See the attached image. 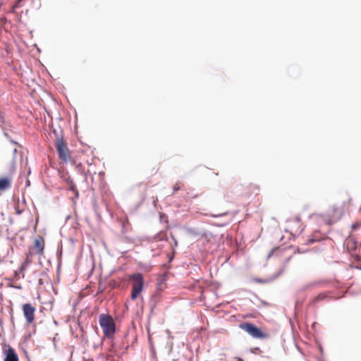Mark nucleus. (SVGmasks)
<instances>
[{"label": "nucleus", "mask_w": 361, "mask_h": 361, "mask_svg": "<svg viewBox=\"0 0 361 361\" xmlns=\"http://www.w3.org/2000/svg\"><path fill=\"white\" fill-rule=\"evenodd\" d=\"M185 231L188 235L195 238H203L207 236L206 231H199L197 228L192 227L186 228Z\"/></svg>", "instance_id": "nucleus-9"}, {"label": "nucleus", "mask_w": 361, "mask_h": 361, "mask_svg": "<svg viewBox=\"0 0 361 361\" xmlns=\"http://www.w3.org/2000/svg\"><path fill=\"white\" fill-rule=\"evenodd\" d=\"M56 259H57V267H56V273L59 275L60 273L61 264H62V255H63V247L61 242L57 246L56 250Z\"/></svg>", "instance_id": "nucleus-10"}, {"label": "nucleus", "mask_w": 361, "mask_h": 361, "mask_svg": "<svg viewBox=\"0 0 361 361\" xmlns=\"http://www.w3.org/2000/svg\"><path fill=\"white\" fill-rule=\"evenodd\" d=\"M237 360L238 361H244V360L242 357H237Z\"/></svg>", "instance_id": "nucleus-48"}, {"label": "nucleus", "mask_w": 361, "mask_h": 361, "mask_svg": "<svg viewBox=\"0 0 361 361\" xmlns=\"http://www.w3.org/2000/svg\"><path fill=\"white\" fill-rule=\"evenodd\" d=\"M249 351L251 353H253V354H257V353H259L262 352L259 347H255V348H250Z\"/></svg>", "instance_id": "nucleus-23"}, {"label": "nucleus", "mask_w": 361, "mask_h": 361, "mask_svg": "<svg viewBox=\"0 0 361 361\" xmlns=\"http://www.w3.org/2000/svg\"><path fill=\"white\" fill-rule=\"evenodd\" d=\"M46 275H47V273H46L45 271L42 272V273L40 274V276H46Z\"/></svg>", "instance_id": "nucleus-49"}, {"label": "nucleus", "mask_w": 361, "mask_h": 361, "mask_svg": "<svg viewBox=\"0 0 361 361\" xmlns=\"http://www.w3.org/2000/svg\"><path fill=\"white\" fill-rule=\"evenodd\" d=\"M5 349L3 350L4 361H19L18 355L16 350L9 344L4 345Z\"/></svg>", "instance_id": "nucleus-7"}, {"label": "nucleus", "mask_w": 361, "mask_h": 361, "mask_svg": "<svg viewBox=\"0 0 361 361\" xmlns=\"http://www.w3.org/2000/svg\"><path fill=\"white\" fill-rule=\"evenodd\" d=\"M274 251H275V248H273V249L270 251L269 254L268 255V257H270L274 254Z\"/></svg>", "instance_id": "nucleus-39"}, {"label": "nucleus", "mask_w": 361, "mask_h": 361, "mask_svg": "<svg viewBox=\"0 0 361 361\" xmlns=\"http://www.w3.org/2000/svg\"><path fill=\"white\" fill-rule=\"evenodd\" d=\"M357 260L361 261V257L357 258Z\"/></svg>", "instance_id": "nucleus-54"}, {"label": "nucleus", "mask_w": 361, "mask_h": 361, "mask_svg": "<svg viewBox=\"0 0 361 361\" xmlns=\"http://www.w3.org/2000/svg\"><path fill=\"white\" fill-rule=\"evenodd\" d=\"M146 239L147 240V241L149 243H151L153 241L159 242V241L166 240L167 238L164 233H158L154 235L152 237H149V236L146 237Z\"/></svg>", "instance_id": "nucleus-14"}, {"label": "nucleus", "mask_w": 361, "mask_h": 361, "mask_svg": "<svg viewBox=\"0 0 361 361\" xmlns=\"http://www.w3.org/2000/svg\"><path fill=\"white\" fill-rule=\"evenodd\" d=\"M35 46L37 47V52L40 53L41 52L40 48H39L36 44Z\"/></svg>", "instance_id": "nucleus-45"}, {"label": "nucleus", "mask_w": 361, "mask_h": 361, "mask_svg": "<svg viewBox=\"0 0 361 361\" xmlns=\"http://www.w3.org/2000/svg\"><path fill=\"white\" fill-rule=\"evenodd\" d=\"M167 257H169V263L172 262L173 260L174 257L172 255H170L169 254H167Z\"/></svg>", "instance_id": "nucleus-34"}, {"label": "nucleus", "mask_w": 361, "mask_h": 361, "mask_svg": "<svg viewBox=\"0 0 361 361\" xmlns=\"http://www.w3.org/2000/svg\"><path fill=\"white\" fill-rule=\"evenodd\" d=\"M148 340H149V343L150 346H151V349L153 350L154 349V345H153L152 340V338H151L150 335H149V336H148Z\"/></svg>", "instance_id": "nucleus-30"}, {"label": "nucleus", "mask_w": 361, "mask_h": 361, "mask_svg": "<svg viewBox=\"0 0 361 361\" xmlns=\"http://www.w3.org/2000/svg\"><path fill=\"white\" fill-rule=\"evenodd\" d=\"M331 292H325V293H321L317 296L313 298V300L311 302V305H314V304L324 300L325 298L329 297Z\"/></svg>", "instance_id": "nucleus-16"}, {"label": "nucleus", "mask_w": 361, "mask_h": 361, "mask_svg": "<svg viewBox=\"0 0 361 361\" xmlns=\"http://www.w3.org/2000/svg\"><path fill=\"white\" fill-rule=\"evenodd\" d=\"M159 293H154L152 296H151V298H150V300H149V307H150V311H151V314H152L154 312V310L159 302Z\"/></svg>", "instance_id": "nucleus-15"}, {"label": "nucleus", "mask_w": 361, "mask_h": 361, "mask_svg": "<svg viewBox=\"0 0 361 361\" xmlns=\"http://www.w3.org/2000/svg\"><path fill=\"white\" fill-rule=\"evenodd\" d=\"M64 180H65V182L67 183L68 186L70 184H71V183H74V182H73V179H72L70 176H68L67 178H65V179H64Z\"/></svg>", "instance_id": "nucleus-27"}, {"label": "nucleus", "mask_w": 361, "mask_h": 361, "mask_svg": "<svg viewBox=\"0 0 361 361\" xmlns=\"http://www.w3.org/2000/svg\"><path fill=\"white\" fill-rule=\"evenodd\" d=\"M174 244H175L176 246L178 245V242H177V240L176 239H174Z\"/></svg>", "instance_id": "nucleus-52"}, {"label": "nucleus", "mask_w": 361, "mask_h": 361, "mask_svg": "<svg viewBox=\"0 0 361 361\" xmlns=\"http://www.w3.org/2000/svg\"><path fill=\"white\" fill-rule=\"evenodd\" d=\"M1 128L3 130V134H4V137H6L11 144H13L14 145H17L18 142L11 138V137L10 136L8 133L6 131V129L3 126H1Z\"/></svg>", "instance_id": "nucleus-18"}, {"label": "nucleus", "mask_w": 361, "mask_h": 361, "mask_svg": "<svg viewBox=\"0 0 361 361\" xmlns=\"http://www.w3.org/2000/svg\"><path fill=\"white\" fill-rule=\"evenodd\" d=\"M34 247L36 249V254L39 256L42 255L44 253V238H36L34 242Z\"/></svg>", "instance_id": "nucleus-11"}, {"label": "nucleus", "mask_w": 361, "mask_h": 361, "mask_svg": "<svg viewBox=\"0 0 361 361\" xmlns=\"http://www.w3.org/2000/svg\"><path fill=\"white\" fill-rule=\"evenodd\" d=\"M163 267H164L166 269H170V266H168L166 264H163Z\"/></svg>", "instance_id": "nucleus-47"}, {"label": "nucleus", "mask_w": 361, "mask_h": 361, "mask_svg": "<svg viewBox=\"0 0 361 361\" xmlns=\"http://www.w3.org/2000/svg\"><path fill=\"white\" fill-rule=\"evenodd\" d=\"M39 265H42V262L41 261H39Z\"/></svg>", "instance_id": "nucleus-55"}, {"label": "nucleus", "mask_w": 361, "mask_h": 361, "mask_svg": "<svg viewBox=\"0 0 361 361\" xmlns=\"http://www.w3.org/2000/svg\"><path fill=\"white\" fill-rule=\"evenodd\" d=\"M1 30H2V29H1V27H0V34L1 33Z\"/></svg>", "instance_id": "nucleus-57"}, {"label": "nucleus", "mask_w": 361, "mask_h": 361, "mask_svg": "<svg viewBox=\"0 0 361 361\" xmlns=\"http://www.w3.org/2000/svg\"><path fill=\"white\" fill-rule=\"evenodd\" d=\"M290 259H291V256L286 258L285 261H284L285 264L288 263L290 260Z\"/></svg>", "instance_id": "nucleus-41"}, {"label": "nucleus", "mask_w": 361, "mask_h": 361, "mask_svg": "<svg viewBox=\"0 0 361 361\" xmlns=\"http://www.w3.org/2000/svg\"><path fill=\"white\" fill-rule=\"evenodd\" d=\"M162 216H165L166 217V215L165 214H161L160 215V220L162 221Z\"/></svg>", "instance_id": "nucleus-50"}, {"label": "nucleus", "mask_w": 361, "mask_h": 361, "mask_svg": "<svg viewBox=\"0 0 361 361\" xmlns=\"http://www.w3.org/2000/svg\"><path fill=\"white\" fill-rule=\"evenodd\" d=\"M227 224H228V223L222 224L221 225V226H226V225H227Z\"/></svg>", "instance_id": "nucleus-53"}, {"label": "nucleus", "mask_w": 361, "mask_h": 361, "mask_svg": "<svg viewBox=\"0 0 361 361\" xmlns=\"http://www.w3.org/2000/svg\"><path fill=\"white\" fill-rule=\"evenodd\" d=\"M360 227H361V220L355 221L351 225V228L354 231L357 230Z\"/></svg>", "instance_id": "nucleus-20"}, {"label": "nucleus", "mask_w": 361, "mask_h": 361, "mask_svg": "<svg viewBox=\"0 0 361 361\" xmlns=\"http://www.w3.org/2000/svg\"><path fill=\"white\" fill-rule=\"evenodd\" d=\"M318 348H319L320 355H324V348L321 344L319 345Z\"/></svg>", "instance_id": "nucleus-31"}, {"label": "nucleus", "mask_w": 361, "mask_h": 361, "mask_svg": "<svg viewBox=\"0 0 361 361\" xmlns=\"http://www.w3.org/2000/svg\"><path fill=\"white\" fill-rule=\"evenodd\" d=\"M262 302L263 305H264V306L269 305V303L266 301L262 300Z\"/></svg>", "instance_id": "nucleus-43"}, {"label": "nucleus", "mask_w": 361, "mask_h": 361, "mask_svg": "<svg viewBox=\"0 0 361 361\" xmlns=\"http://www.w3.org/2000/svg\"><path fill=\"white\" fill-rule=\"evenodd\" d=\"M326 281L323 280L314 281L310 282L301 288V290H307L309 289L314 288L316 286L324 285Z\"/></svg>", "instance_id": "nucleus-13"}, {"label": "nucleus", "mask_w": 361, "mask_h": 361, "mask_svg": "<svg viewBox=\"0 0 361 361\" xmlns=\"http://www.w3.org/2000/svg\"><path fill=\"white\" fill-rule=\"evenodd\" d=\"M32 333H29V334L25 335L24 336L25 341H27V339H29L32 336Z\"/></svg>", "instance_id": "nucleus-33"}, {"label": "nucleus", "mask_w": 361, "mask_h": 361, "mask_svg": "<svg viewBox=\"0 0 361 361\" xmlns=\"http://www.w3.org/2000/svg\"><path fill=\"white\" fill-rule=\"evenodd\" d=\"M68 190H71L74 194L75 199H78L79 197V191L77 189V187L74 183L68 185Z\"/></svg>", "instance_id": "nucleus-17"}, {"label": "nucleus", "mask_w": 361, "mask_h": 361, "mask_svg": "<svg viewBox=\"0 0 361 361\" xmlns=\"http://www.w3.org/2000/svg\"><path fill=\"white\" fill-rule=\"evenodd\" d=\"M164 279H166L167 278V276L164 275Z\"/></svg>", "instance_id": "nucleus-56"}, {"label": "nucleus", "mask_w": 361, "mask_h": 361, "mask_svg": "<svg viewBox=\"0 0 361 361\" xmlns=\"http://www.w3.org/2000/svg\"><path fill=\"white\" fill-rule=\"evenodd\" d=\"M99 324L103 330L104 337L111 339L116 332V324L111 316L108 314L99 315Z\"/></svg>", "instance_id": "nucleus-1"}, {"label": "nucleus", "mask_w": 361, "mask_h": 361, "mask_svg": "<svg viewBox=\"0 0 361 361\" xmlns=\"http://www.w3.org/2000/svg\"><path fill=\"white\" fill-rule=\"evenodd\" d=\"M30 184V180H28L27 182H26V184H25V187H28Z\"/></svg>", "instance_id": "nucleus-46"}, {"label": "nucleus", "mask_w": 361, "mask_h": 361, "mask_svg": "<svg viewBox=\"0 0 361 361\" xmlns=\"http://www.w3.org/2000/svg\"><path fill=\"white\" fill-rule=\"evenodd\" d=\"M53 133L54 134L56 138V142H58V139H63V136H60L59 133L57 132V130L56 129H53Z\"/></svg>", "instance_id": "nucleus-24"}, {"label": "nucleus", "mask_w": 361, "mask_h": 361, "mask_svg": "<svg viewBox=\"0 0 361 361\" xmlns=\"http://www.w3.org/2000/svg\"><path fill=\"white\" fill-rule=\"evenodd\" d=\"M53 322H54V325H56V326L59 325V322L56 320L54 319Z\"/></svg>", "instance_id": "nucleus-44"}, {"label": "nucleus", "mask_w": 361, "mask_h": 361, "mask_svg": "<svg viewBox=\"0 0 361 361\" xmlns=\"http://www.w3.org/2000/svg\"><path fill=\"white\" fill-rule=\"evenodd\" d=\"M130 278L134 281L132 284L130 298L134 300L137 299L139 295L143 291L145 280L143 275L140 272L132 274Z\"/></svg>", "instance_id": "nucleus-3"}, {"label": "nucleus", "mask_w": 361, "mask_h": 361, "mask_svg": "<svg viewBox=\"0 0 361 361\" xmlns=\"http://www.w3.org/2000/svg\"><path fill=\"white\" fill-rule=\"evenodd\" d=\"M228 214V212H225L218 214H212V216H213L214 218L221 217V216H224L227 215Z\"/></svg>", "instance_id": "nucleus-25"}, {"label": "nucleus", "mask_w": 361, "mask_h": 361, "mask_svg": "<svg viewBox=\"0 0 361 361\" xmlns=\"http://www.w3.org/2000/svg\"><path fill=\"white\" fill-rule=\"evenodd\" d=\"M285 271V267H281L277 272L271 276H269L266 279L257 278L255 277L253 279V281L258 283H270L276 280L279 276H280Z\"/></svg>", "instance_id": "nucleus-8"}, {"label": "nucleus", "mask_w": 361, "mask_h": 361, "mask_svg": "<svg viewBox=\"0 0 361 361\" xmlns=\"http://www.w3.org/2000/svg\"><path fill=\"white\" fill-rule=\"evenodd\" d=\"M317 360L318 361H325L324 358V355H320V356L317 357Z\"/></svg>", "instance_id": "nucleus-37"}, {"label": "nucleus", "mask_w": 361, "mask_h": 361, "mask_svg": "<svg viewBox=\"0 0 361 361\" xmlns=\"http://www.w3.org/2000/svg\"><path fill=\"white\" fill-rule=\"evenodd\" d=\"M180 190V187L176 183L173 187V193H176L177 191Z\"/></svg>", "instance_id": "nucleus-32"}, {"label": "nucleus", "mask_w": 361, "mask_h": 361, "mask_svg": "<svg viewBox=\"0 0 361 361\" xmlns=\"http://www.w3.org/2000/svg\"><path fill=\"white\" fill-rule=\"evenodd\" d=\"M24 0H16L14 4H13V8H20L22 6V2Z\"/></svg>", "instance_id": "nucleus-22"}, {"label": "nucleus", "mask_w": 361, "mask_h": 361, "mask_svg": "<svg viewBox=\"0 0 361 361\" xmlns=\"http://www.w3.org/2000/svg\"><path fill=\"white\" fill-rule=\"evenodd\" d=\"M309 251V249H302L300 247H298L294 251V254H303L305 252H307Z\"/></svg>", "instance_id": "nucleus-21"}, {"label": "nucleus", "mask_w": 361, "mask_h": 361, "mask_svg": "<svg viewBox=\"0 0 361 361\" xmlns=\"http://www.w3.org/2000/svg\"><path fill=\"white\" fill-rule=\"evenodd\" d=\"M9 223H10L11 224H13V219H12L11 217H10V219H9Z\"/></svg>", "instance_id": "nucleus-51"}, {"label": "nucleus", "mask_w": 361, "mask_h": 361, "mask_svg": "<svg viewBox=\"0 0 361 361\" xmlns=\"http://www.w3.org/2000/svg\"><path fill=\"white\" fill-rule=\"evenodd\" d=\"M0 126L1 127L2 126V123H4V116H3V114L2 112L0 111Z\"/></svg>", "instance_id": "nucleus-29"}, {"label": "nucleus", "mask_w": 361, "mask_h": 361, "mask_svg": "<svg viewBox=\"0 0 361 361\" xmlns=\"http://www.w3.org/2000/svg\"><path fill=\"white\" fill-rule=\"evenodd\" d=\"M22 310L27 324H32L35 320V314L36 308L30 303L27 302L23 305Z\"/></svg>", "instance_id": "nucleus-6"}, {"label": "nucleus", "mask_w": 361, "mask_h": 361, "mask_svg": "<svg viewBox=\"0 0 361 361\" xmlns=\"http://www.w3.org/2000/svg\"><path fill=\"white\" fill-rule=\"evenodd\" d=\"M33 255V252H32L30 250H29L28 252H27L25 253V259L24 260V262L21 264L20 267L14 271V279L16 280H19L20 278V274H22L23 276L22 277L24 278L25 277V274H23V272L25 271V270L27 268V267H29L31 264H32V256Z\"/></svg>", "instance_id": "nucleus-5"}, {"label": "nucleus", "mask_w": 361, "mask_h": 361, "mask_svg": "<svg viewBox=\"0 0 361 361\" xmlns=\"http://www.w3.org/2000/svg\"><path fill=\"white\" fill-rule=\"evenodd\" d=\"M82 167V164H81V163H80V164H77V165H76V168H78L79 171L80 170V169H81Z\"/></svg>", "instance_id": "nucleus-42"}, {"label": "nucleus", "mask_w": 361, "mask_h": 361, "mask_svg": "<svg viewBox=\"0 0 361 361\" xmlns=\"http://www.w3.org/2000/svg\"><path fill=\"white\" fill-rule=\"evenodd\" d=\"M239 328L247 332L250 336L257 339H266L270 337L267 333H264L262 329L252 322H245L239 324Z\"/></svg>", "instance_id": "nucleus-2"}, {"label": "nucleus", "mask_w": 361, "mask_h": 361, "mask_svg": "<svg viewBox=\"0 0 361 361\" xmlns=\"http://www.w3.org/2000/svg\"><path fill=\"white\" fill-rule=\"evenodd\" d=\"M15 210H16V214H18V215H20L23 212V209H19V207L17 206L15 207Z\"/></svg>", "instance_id": "nucleus-28"}, {"label": "nucleus", "mask_w": 361, "mask_h": 361, "mask_svg": "<svg viewBox=\"0 0 361 361\" xmlns=\"http://www.w3.org/2000/svg\"><path fill=\"white\" fill-rule=\"evenodd\" d=\"M43 284H44L43 279H39L38 280V285H39V286H42V285H43Z\"/></svg>", "instance_id": "nucleus-38"}, {"label": "nucleus", "mask_w": 361, "mask_h": 361, "mask_svg": "<svg viewBox=\"0 0 361 361\" xmlns=\"http://www.w3.org/2000/svg\"><path fill=\"white\" fill-rule=\"evenodd\" d=\"M12 288L17 289V290H21L22 286L21 285H16V286H11Z\"/></svg>", "instance_id": "nucleus-35"}, {"label": "nucleus", "mask_w": 361, "mask_h": 361, "mask_svg": "<svg viewBox=\"0 0 361 361\" xmlns=\"http://www.w3.org/2000/svg\"><path fill=\"white\" fill-rule=\"evenodd\" d=\"M56 149L58 154V157L60 160L67 163L71 161L73 164H76L74 159H72L69 154L70 150L68 147L66 141L64 139H58V142H56Z\"/></svg>", "instance_id": "nucleus-4"}, {"label": "nucleus", "mask_w": 361, "mask_h": 361, "mask_svg": "<svg viewBox=\"0 0 361 361\" xmlns=\"http://www.w3.org/2000/svg\"><path fill=\"white\" fill-rule=\"evenodd\" d=\"M321 240L319 238H317L314 235H312V237L309 238L308 240L306 241V243H304V245H310L313 244L315 242H319Z\"/></svg>", "instance_id": "nucleus-19"}, {"label": "nucleus", "mask_w": 361, "mask_h": 361, "mask_svg": "<svg viewBox=\"0 0 361 361\" xmlns=\"http://www.w3.org/2000/svg\"><path fill=\"white\" fill-rule=\"evenodd\" d=\"M6 21H7V20H6V18L5 17H1V18H0V23H1V24H4V23H6Z\"/></svg>", "instance_id": "nucleus-36"}, {"label": "nucleus", "mask_w": 361, "mask_h": 361, "mask_svg": "<svg viewBox=\"0 0 361 361\" xmlns=\"http://www.w3.org/2000/svg\"><path fill=\"white\" fill-rule=\"evenodd\" d=\"M11 178L7 176L0 177V191H5L11 186Z\"/></svg>", "instance_id": "nucleus-12"}, {"label": "nucleus", "mask_w": 361, "mask_h": 361, "mask_svg": "<svg viewBox=\"0 0 361 361\" xmlns=\"http://www.w3.org/2000/svg\"><path fill=\"white\" fill-rule=\"evenodd\" d=\"M295 220L296 222H300L301 219H300V216H296L295 218Z\"/></svg>", "instance_id": "nucleus-40"}, {"label": "nucleus", "mask_w": 361, "mask_h": 361, "mask_svg": "<svg viewBox=\"0 0 361 361\" xmlns=\"http://www.w3.org/2000/svg\"><path fill=\"white\" fill-rule=\"evenodd\" d=\"M336 220L334 219L333 218H329V219L326 220V224L331 226L333 225L336 222Z\"/></svg>", "instance_id": "nucleus-26"}]
</instances>
